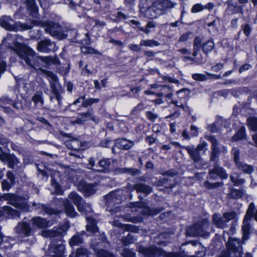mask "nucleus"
Here are the masks:
<instances>
[{"instance_id": "nucleus-1", "label": "nucleus", "mask_w": 257, "mask_h": 257, "mask_svg": "<svg viewBox=\"0 0 257 257\" xmlns=\"http://www.w3.org/2000/svg\"><path fill=\"white\" fill-rule=\"evenodd\" d=\"M246 217L244 218L242 231L243 233L242 240L235 238L229 237L226 242V249L218 257H242V245L244 242L248 239L250 230V220ZM245 257H252L249 252H246Z\"/></svg>"}, {"instance_id": "nucleus-2", "label": "nucleus", "mask_w": 257, "mask_h": 257, "mask_svg": "<svg viewBox=\"0 0 257 257\" xmlns=\"http://www.w3.org/2000/svg\"><path fill=\"white\" fill-rule=\"evenodd\" d=\"M9 48L20 58L23 59L28 65L32 68H34L35 66H38L39 59L47 63L51 60L49 57L36 56L35 52L23 43L15 42L13 46H10Z\"/></svg>"}, {"instance_id": "nucleus-3", "label": "nucleus", "mask_w": 257, "mask_h": 257, "mask_svg": "<svg viewBox=\"0 0 257 257\" xmlns=\"http://www.w3.org/2000/svg\"><path fill=\"white\" fill-rule=\"evenodd\" d=\"M41 24V22L38 21H33L30 23L17 22L8 16H4L0 18V26L9 31L27 30L32 29L33 26L40 25Z\"/></svg>"}, {"instance_id": "nucleus-4", "label": "nucleus", "mask_w": 257, "mask_h": 257, "mask_svg": "<svg viewBox=\"0 0 257 257\" xmlns=\"http://www.w3.org/2000/svg\"><path fill=\"white\" fill-rule=\"evenodd\" d=\"M175 4L170 0H156L145 10V16L149 19H155L164 14L168 9L173 8Z\"/></svg>"}, {"instance_id": "nucleus-5", "label": "nucleus", "mask_w": 257, "mask_h": 257, "mask_svg": "<svg viewBox=\"0 0 257 257\" xmlns=\"http://www.w3.org/2000/svg\"><path fill=\"white\" fill-rule=\"evenodd\" d=\"M139 251L147 257H183L180 253L177 252L168 253L155 246L150 247H140Z\"/></svg>"}, {"instance_id": "nucleus-6", "label": "nucleus", "mask_w": 257, "mask_h": 257, "mask_svg": "<svg viewBox=\"0 0 257 257\" xmlns=\"http://www.w3.org/2000/svg\"><path fill=\"white\" fill-rule=\"evenodd\" d=\"M42 71L43 73L46 75V76L49 77L51 79L50 84L52 95L50 96V101L53 102L54 99H56L57 100L58 104L55 105V107L56 108H59L60 106H61L62 96H61L56 86L58 82L57 78L56 75H55L53 72L51 71H47L45 70H43Z\"/></svg>"}, {"instance_id": "nucleus-7", "label": "nucleus", "mask_w": 257, "mask_h": 257, "mask_svg": "<svg viewBox=\"0 0 257 257\" xmlns=\"http://www.w3.org/2000/svg\"><path fill=\"white\" fill-rule=\"evenodd\" d=\"M236 213L235 211L224 212L222 216L215 213L212 216L213 224L217 228L223 229L227 226V222L235 218Z\"/></svg>"}, {"instance_id": "nucleus-8", "label": "nucleus", "mask_w": 257, "mask_h": 257, "mask_svg": "<svg viewBox=\"0 0 257 257\" xmlns=\"http://www.w3.org/2000/svg\"><path fill=\"white\" fill-rule=\"evenodd\" d=\"M3 200L8 201V203L23 211L28 209V206L23 198L12 193H5L0 196V201Z\"/></svg>"}, {"instance_id": "nucleus-9", "label": "nucleus", "mask_w": 257, "mask_h": 257, "mask_svg": "<svg viewBox=\"0 0 257 257\" xmlns=\"http://www.w3.org/2000/svg\"><path fill=\"white\" fill-rule=\"evenodd\" d=\"M209 221L205 218L198 223L194 224L191 227L189 228L186 233L190 236H203L206 235L209 228Z\"/></svg>"}, {"instance_id": "nucleus-10", "label": "nucleus", "mask_w": 257, "mask_h": 257, "mask_svg": "<svg viewBox=\"0 0 257 257\" xmlns=\"http://www.w3.org/2000/svg\"><path fill=\"white\" fill-rule=\"evenodd\" d=\"M206 139L211 144V154L210 161L215 162L216 159L219 156L221 153H224L226 152V149L224 146H220L216 138L212 136H206Z\"/></svg>"}, {"instance_id": "nucleus-11", "label": "nucleus", "mask_w": 257, "mask_h": 257, "mask_svg": "<svg viewBox=\"0 0 257 257\" xmlns=\"http://www.w3.org/2000/svg\"><path fill=\"white\" fill-rule=\"evenodd\" d=\"M44 26L46 27V32L54 37L59 39H63L67 36L62 32L61 27L57 23L46 22Z\"/></svg>"}, {"instance_id": "nucleus-12", "label": "nucleus", "mask_w": 257, "mask_h": 257, "mask_svg": "<svg viewBox=\"0 0 257 257\" xmlns=\"http://www.w3.org/2000/svg\"><path fill=\"white\" fill-rule=\"evenodd\" d=\"M37 49L40 52L48 53L55 52L57 48L53 42L49 39H44L38 43Z\"/></svg>"}, {"instance_id": "nucleus-13", "label": "nucleus", "mask_w": 257, "mask_h": 257, "mask_svg": "<svg viewBox=\"0 0 257 257\" xmlns=\"http://www.w3.org/2000/svg\"><path fill=\"white\" fill-rule=\"evenodd\" d=\"M128 207L131 208L135 207L143 208V214L145 215H154L159 213L162 210L156 208L151 209L148 207L147 204L144 202H131Z\"/></svg>"}, {"instance_id": "nucleus-14", "label": "nucleus", "mask_w": 257, "mask_h": 257, "mask_svg": "<svg viewBox=\"0 0 257 257\" xmlns=\"http://www.w3.org/2000/svg\"><path fill=\"white\" fill-rule=\"evenodd\" d=\"M89 120H91L95 122H98V120L96 119L93 115V110L92 108H89L86 112L79 113L76 120L72 121V123L81 124Z\"/></svg>"}, {"instance_id": "nucleus-15", "label": "nucleus", "mask_w": 257, "mask_h": 257, "mask_svg": "<svg viewBox=\"0 0 257 257\" xmlns=\"http://www.w3.org/2000/svg\"><path fill=\"white\" fill-rule=\"evenodd\" d=\"M97 186V183L91 184L81 182L78 186V189L85 197H89L96 192Z\"/></svg>"}, {"instance_id": "nucleus-16", "label": "nucleus", "mask_w": 257, "mask_h": 257, "mask_svg": "<svg viewBox=\"0 0 257 257\" xmlns=\"http://www.w3.org/2000/svg\"><path fill=\"white\" fill-rule=\"evenodd\" d=\"M225 4L227 8L225 13L228 15H232L235 14H243V6H238L236 3H234L232 0H228Z\"/></svg>"}, {"instance_id": "nucleus-17", "label": "nucleus", "mask_w": 257, "mask_h": 257, "mask_svg": "<svg viewBox=\"0 0 257 257\" xmlns=\"http://www.w3.org/2000/svg\"><path fill=\"white\" fill-rule=\"evenodd\" d=\"M65 246L63 244L56 245L54 243H51L48 250V253L52 257H64V251Z\"/></svg>"}, {"instance_id": "nucleus-18", "label": "nucleus", "mask_w": 257, "mask_h": 257, "mask_svg": "<svg viewBox=\"0 0 257 257\" xmlns=\"http://www.w3.org/2000/svg\"><path fill=\"white\" fill-rule=\"evenodd\" d=\"M32 229L30 225L26 222H19L15 227V231L20 236L24 237L30 235Z\"/></svg>"}, {"instance_id": "nucleus-19", "label": "nucleus", "mask_w": 257, "mask_h": 257, "mask_svg": "<svg viewBox=\"0 0 257 257\" xmlns=\"http://www.w3.org/2000/svg\"><path fill=\"white\" fill-rule=\"evenodd\" d=\"M183 148L187 151L190 158L194 163L201 162L202 158L199 152L195 149L194 146H188L183 147Z\"/></svg>"}, {"instance_id": "nucleus-20", "label": "nucleus", "mask_w": 257, "mask_h": 257, "mask_svg": "<svg viewBox=\"0 0 257 257\" xmlns=\"http://www.w3.org/2000/svg\"><path fill=\"white\" fill-rule=\"evenodd\" d=\"M134 145V142L122 138L116 140L114 146L118 149L127 150L132 148Z\"/></svg>"}, {"instance_id": "nucleus-21", "label": "nucleus", "mask_w": 257, "mask_h": 257, "mask_svg": "<svg viewBox=\"0 0 257 257\" xmlns=\"http://www.w3.org/2000/svg\"><path fill=\"white\" fill-rule=\"evenodd\" d=\"M1 161L6 163L10 168H13L15 165L20 163L19 159L14 154L8 153L5 154Z\"/></svg>"}, {"instance_id": "nucleus-22", "label": "nucleus", "mask_w": 257, "mask_h": 257, "mask_svg": "<svg viewBox=\"0 0 257 257\" xmlns=\"http://www.w3.org/2000/svg\"><path fill=\"white\" fill-rule=\"evenodd\" d=\"M69 198L77 206L78 211L82 210L83 203L82 198L76 193L72 192L68 196Z\"/></svg>"}, {"instance_id": "nucleus-23", "label": "nucleus", "mask_w": 257, "mask_h": 257, "mask_svg": "<svg viewBox=\"0 0 257 257\" xmlns=\"http://www.w3.org/2000/svg\"><path fill=\"white\" fill-rule=\"evenodd\" d=\"M132 189L136 190L138 193H142L146 195L150 194L152 191V188L150 186L143 183L134 185L132 186Z\"/></svg>"}, {"instance_id": "nucleus-24", "label": "nucleus", "mask_w": 257, "mask_h": 257, "mask_svg": "<svg viewBox=\"0 0 257 257\" xmlns=\"http://www.w3.org/2000/svg\"><path fill=\"white\" fill-rule=\"evenodd\" d=\"M88 224L86 225V230L91 233H94L98 231V228L96 225V221L91 217L86 216Z\"/></svg>"}, {"instance_id": "nucleus-25", "label": "nucleus", "mask_w": 257, "mask_h": 257, "mask_svg": "<svg viewBox=\"0 0 257 257\" xmlns=\"http://www.w3.org/2000/svg\"><path fill=\"white\" fill-rule=\"evenodd\" d=\"M1 210H3V216L7 214L8 215L9 217L11 218H16L19 217L20 214L19 212L14 209H12L9 206H5L1 208Z\"/></svg>"}, {"instance_id": "nucleus-26", "label": "nucleus", "mask_w": 257, "mask_h": 257, "mask_svg": "<svg viewBox=\"0 0 257 257\" xmlns=\"http://www.w3.org/2000/svg\"><path fill=\"white\" fill-rule=\"evenodd\" d=\"M33 225L39 228H46L50 226V222L40 217H36L32 219Z\"/></svg>"}, {"instance_id": "nucleus-27", "label": "nucleus", "mask_w": 257, "mask_h": 257, "mask_svg": "<svg viewBox=\"0 0 257 257\" xmlns=\"http://www.w3.org/2000/svg\"><path fill=\"white\" fill-rule=\"evenodd\" d=\"M110 165V162L109 159H102L100 160L98 163V166L96 167H99V169L94 170V171L105 172L106 170H108Z\"/></svg>"}, {"instance_id": "nucleus-28", "label": "nucleus", "mask_w": 257, "mask_h": 257, "mask_svg": "<svg viewBox=\"0 0 257 257\" xmlns=\"http://www.w3.org/2000/svg\"><path fill=\"white\" fill-rule=\"evenodd\" d=\"M26 4L30 14L34 17H37L38 7L36 5L35 0H27Z\"/></svg>"}, {"instance_id": "nucleus-29", "label": "nucleus", "mask_w": 257, "mask_h": 257, "mask_svg": "<svg viewBox=\"0 0 257 257\" xmlns=\"http://www.w3.org/2000/svg\"><path fill=\"white\" fill-rule=\"evenodd\" d=\"M235 166L238 170L246 174H251L254 170L252 166L245 164L242 161L237 163Z\"/></svg>"}, {"instance_id": "nucleus-30", "label": "nucleus", "mask_w": 257, "mask_h": 257, "mask_svg": "<svg viewBox=\"0 0 257 257\" xmlns=\"http://www.w3.org/2000/svg\"><path fill=\"white\" fill-rule=\"evenodd\" d=\"M65 211L67 215L71 217H75L77 212H75L74 207L71 203L67 200L64 202Z\"/></svg>"}, {"instance_id": "nucleus-31", "label": "nucleus", "mask_w": 257, "mask_h": 257, "mask_svg": "<svg viewBox=\"0 0 257 257\" xmlns=\"http://www.w3.org/2000/svg\"><path fill=\"white\" fill-rule=\"evenodd\" d=\"M106 203L108 205L111 204H116L119 202V200L116 197V193L115 192H111L105 197Z\"/></svg>"}, {"instance_id": "nucleus-32", "label": "nucleus", "mask_w": 257, "mask_h": 257, "mask_svg": "<svg viewBox=\"0 0 257 257\" xmlns=\"http://www.w3.org/2000/svg\"><path fill=\"white\" fill-rule=\"evenodd\" d=\"M117 173L119 174H130L132 176H136L140 175V171L137 169L134 168H117L115 170Z\"/></svg>"}, {"instance_id": "nucleus-33", "label": "nucleus", "mask_w": 257, "mask_h": 257, "mask_svg": "<svg viewBox=\"0 0 257 257\" xmlns=\"http://www.w3.org/2000/svg\"><path fill=\"white\" fill-rule=\"evenodd\" d=\"M230 180L234 186H240L245 182V180L240 178V175L237 173H232L230 175Z\"/></svg>"}, {"instance_id": "nucleus-34", "label": "nucleus", "mask_w": 257, "mask_h": 257, "mask_svg": "<svg viewBox=\"0 0 257 257\" xmlns=\"http://www.w3.org/2000/svg\"><path fill=\"white\" fill-rule=\"evenodd\" d=\"M202 39L199 36L195 38L193 42V52L192 55L196 57L201 47Z\"/></svg>"}, {"instance_id": "nucleus-35", "label": "nucleus", "mask_w": 257, "mask_h": 257, "mask_svg": "<svg viewBox=\"0 0 257 257\" xmlns=\"http://www.w3.org/2000/svg\"><path fill=\"white\" fill-rule=\"evenodd\" d=\"M66 146L70 149L79 150L81 148V143L77 139H73L66 142Z\"/></svg>"}, {"instance_id": "nucleus-36", "label": "nucleus", "mask_w": 257, "mask_h": 257, "mask_svg": "<svg viewBox=\"0 0 257 257\" xmlns=\"http://www.w3.org/2000/svg\"><path fill=\"white\" fill-rule=\"evenodd\" d=\"M213 171L216 172V175L219 176L222 179H225L228 178V174L226 173L225 170L221 167L215 166L213 168Z\"/></svg>"}, {"instance_id": "nucleus-37", "label": "nucleus", "mask_w": 257, "mask_h": 257, "mask_svg": "<svg viewBox=\"0 0 257 257\" xmlns=\"http://www.w3.org/2000/svg\"><path fill=\"white\" fill-rule=\"evenodd\" d=\"M247 124L249 128L253 132L257 131V117H249L247 119Z\"/></svg>"}, {"instance_id": "nucleus-38", "label": "nucleus", "mask_w": 257, "mask_h": 257, "mask_svg": "<svg viewBox=\"0 0 257 257\" xmlns=\"http://www.w3.org/2000/svg\"><path fill=\"white\" fill-rule=\"evenodd\" d=\"M245 137V130L244 126H241L240 128L236 132V133L232 137V140L233 141H238L239 140L243 139Z\"/></svg>"}, {"instance_id": "nucleus-39", "label": "nucleus", "mask_w": 257, "mask_h": 257, "mask_svg": "<svg viewBox=\"0 0 257 257\" xmlns=\"http://www.w3.org/2000/svg\"><path fill=\"white\" fill-rule=\"evenodd\" d=\"M214 47V43L212 40H209L203 44L202 50L206 54L212 51Z\"/></svg>"}, {"instance_id": "nucleus-40", "label": "nucleus", "mask_w": 257, "mask_h": 257, "mask_svg": "<svg viewBox=\"0 0 257 257\" xmlns=\"http://www.w3.org/2000/svg\"><path fill=\"white\" fill-rule=\"evenodd\" d=\"M82 242L83 238L81 235L77 233L71 238L69 241V244L71 246H72L74 245H78L79 244Z\"/></svg>"}, {"instance_id": "nucleus-41", "label": "nucleus", "mask_w": 257, "mask_h": 257, "mask_svg": "<svg viewBox=\"0 0 257 257\" xmlns=\"http://www.w3.org/2000/svg\"><path fill=\"white\" fill-rule=\"evenodd\" d=\"M243 194L244 190L243 189L237 190L231 189L228 195L229 197L231 198L237 199L241 197Z\"/></svg>"}, {"instance_id": "nucleus-42", "label": "nucleus", "mask_w": 257, "mask_h": 257, "mask_svg": "<svg viewBox=\"0 0 257 257\" xmlns=\"http://www.w3.org/2000/svg\"><path fill=\"white\" fill-rule=\"evenodd\" d=\"M32 100L34 102L35 104H37L38 103H40L41 105H43L44 100L43 97L42 92L37 91L33 95Z\"/></svg>"}, {"instance_id": "nucleus-43", "label": "nucleus", "mask_w": 257, "mask_h": 257, "mask_svg": "<svg viewBox=\"0 0 257 257\" xmlns=\"http://www.w3.org/2000/svg\"><path fill=\"white\" fill-rule=\"evenodd\" d=\"M160 45V43L154 40H142L140 42V46L146 47L158 46Z\"/></svg>"}, {"instance_id": "nucleus-44", "label": "nucleus", "mask_w": 257, "mask_h": 257, "mask_svg": "<svg viewBox=\"0 0 257 257\" xmlns=\"http://www.w3.org/2000/svg\"><path fill=\"white\" fill-rule=\"evenodd\" d=\"M156 27V24L155 23H154L153 21H150L147 23L146 28L142 27H138V29L139 30L144 32L146 34H148L150 32V29L152 28H155Z\"/></svg>"}, {"instance_id": "nucleus-45", "label": "nucleus", "mask_w": 257, "mask_h": 257, "mask_svg": "<svg viewBox=\"0 0 257 257\" xmlns=\"http://www.w3.org/2000/svg\"><path fill=\"white\" fill-rule=\"evenodd\" d=\"M82 213H84L85 215V218L86 216L89 217V215L92 213V210L91 209L90 204L88 203H83L82 210L79 211Z\"/></svg>"}, {"instance_id": "nucleus-46", "label": "nucleus", "mask_w": 257, "mask_h": 257, "mask_svg": "<svg viewBox=\"0 0 257 257\" xmlns=\"http://www.w3.org/2000/svg\"><path fill=\"white\" fill-rule=\"evenodd\" d=\"M81 52L86 54H95L97 55H101V53L97 51L95 49L90 47H81Z\"/></svg>"}, {"instance_id": "nucleus-47", "label": "nucleus", "mask_w": 257, "mask_h": 257, "mask_svg": "<svg viewBox=\"0 0 257 257\" xmlns=\"http://www.w3.org/2000/svg\"><path fill=\"white\" fill-rule=\"evenodd\" d=\"M95 251L97 257H114L113 254L104 249H95Z\"/></svg>"}, {"instance_id": "nucleus-48", "label": "nucleus", "mask_w": 257, "mask_h": 257, "mask_svg": "<svg viewBox=\"0 0 257 257\" xmlns=\"http://www.w3.org/2000/svg\"><path fill=\"white\" fill-rule=\"evenodd\" d=\"M99 101L98 98H90L87 99H85L82 103L81 106L83 107H87L88 106H90L93 103H97Z\"/></svg>"}, {"instance_id": "nucleus-49", "label": "nucleus", "mask_w": 257, "mask_h": 257, "mask_svg": "<svg viewBox=\"0 0 257 257\" xmlns=\"http://www.w3.org/2000/svg\"><path fill=\"white\" fill-rule=\"evenodd\" d=\"M254 210V205L253 203H250L246 211L244 217L251 219L253 216V212Z\"/></svg>"}, {"instance_id": "nucleus-50", "label": "nucleus", "mask_w": 257, "mask_h": 257, "mask_svg": "<svg viewBox=\"0 0 257 257\" xmlns=\"http://www.w3.org/2000/svg\"><path fill=\"white\" fill-rule=\"evenodd\" d=\"M231 153L233 156V161L235 162V165L237 164V163L241 161L239 159L240 151L239 149L236 148H233L231 151Z\"/></svg>"}, {"instance_id": "nucleus-51", "label": "nucleus", "mask_w": 257, "mask_h": 257, "mask_svg": "<svg viewBox=\"0 0 257 257\" xmlns=\"http://www.w3.org/2000/svg\"><path fill=\"white\" fill-rule=\"evenodd\" d=\"M42 207L43 210L46 214H47L49 215H53V214H57L59 213L58 211L50 208L48 206H47L45 205H43L42 206Z\"/></svg>"}, {"instance_id": "nucleus-52", "label": "nucleus", "mask_w": 257, "mask_h": 257, "mask_svg": "<svg viewBox=\"0 0 257 257\" xmlns=\"http://www.w3.org/2000/svg\"><path fill=\"white\" fill-rule=\"evenodd\" d=\"M75 255V257H80L82 255L87 254V250L84 248H79L77 249L76 253H71L69 257H73V255Z\"/></svg>"}, {"instance_id": "nucleus-53", "label": "nucleus", "mask_w": 257, "mask_h": 257, "mask_svg": "<svg viewBox=\"0 0 257 257\" xmlns=\"http://www.w3.org/2000/svg\"><path fill=\"white\" fill-rule=\"evenodd\" d=\"M204 10L203 5L200 4H196L194 5L192 9L191 12L193 13H196L200 12H201Z\"/></svg>"}, {"instance_id": "nucleus-54", "label": "nucleus", "mask_w": 257, "mask_h": 257, "mask_svg": "<svg viewBox=\"0 0 257 257\" xmlns=\"http://www.w3.org/2000/svg\"><path fill=\"white\" fill-rule=\"evenodd\" d=\"M193 79L197 81H205L207 78L205 75L202 74L195 73L193 74L192 76Z\"/></svg>"}, {"instance_id": "nucleus-55", "label": "nucleus", "mask_w": 257, "mask_h": 257, "mask_svg": "<svg viewBox=\"0 0 257 257\" xmlns=\"http://www.w3.org/2000/svg\"><path fill=\"white\" fill-rule=\"evenodd\" d=\"M221 183L219 182H215L214 183H210L209 181H206L204 182V185L208 189L216 188L220 186Z\"/></svg>"}, {"instance_id": "nucleus-56", "label": "nucleus", "mask_w": 257, "mask_h": 257, "mask_svg": "<svg viewBox=\"0 0 257 257\" xmlns=\"http://www.w3.org/2000/svg\"><path fill=\"white\" fill-rule=\"evenodd\" d=\"M52 186L55 189V193L58 194H62V191L61 188V186L58 184L57 182H55L54 180H52Z\"/></svg>"}, {"instance_id": "nucleus-57", "label": "nucleus", "mask_w": 257, "mask_h": 257, "mask_svg": "<svg viewBox=\"0 0 257 257\" xmlns=\"http://www.w3.org/2000/svg\"><path fill=\"white\" fill-rule=\"evenodd\" d=\"M147 117L151 121H154L158 117V115L154 113L151 111H148L146 112Z\"/></svg>"}, {"instance_id": "nucleus-58", "label": "nucleus", "mask_w": 257, "mask_h": 257, "mask_svg": "<svg viewBox=\"0 0 257 257\" xmlns=\"http://www.w3.org/2000/svg\"><path fill=\"white\" fill-rule=\"evenodd\" d=\"M121 255L123 257H135V252L127 248L123 250Z\"/></svg>"}, {"instance_id": "nucleus-59", "label": "nucleus", "mask_w": 257, "mask_h": 257, "mask_svg": "<svg viewBox=\"0 0 257 257\" xmlns=\"http://www.w3.org/2000/svg\"><path fill=\"white\" fill-rule=\"evenodd\" d=\"M190 90L186 88L182 89L177 91V93L182 97H185L189 95Z\"/></svg>"}, {"instance_id": "nucleus-60", "label": "nucleus", "mask_w": 257, "mask_h": 257, "mask_svg": "<svg viewBox=\"0 0 257 257\" xmlns=\"http://www.w3.org/2000/svg\"><path fill=\"white\" fill-rule=\"evenodd\" d=\"M13 185L9 183L6 180H4L2 182V187L3 190H9Z\"/></svg>"}, {"instance_id": "nucleus-61", "label": "nucleus", "mask_w": 257, "mask_h": 257, "mask_svg": "<svg viewBox=\"0 0 257 257\" xmlns=\"http://www.w3.org/2000/svg\"><path fill=\"white\" fill-rule=\"evenodd\" d=\"M208 144L205 142H203L202 143L198 144L195 149L199 152L202 150L206 151L207 150V146Z\"/></svg>"}, {"instance_id": "nucleus-62", "label": "nucleus", "mask_w": 257, "mask_h": 257, "mask_svg": "<svg viewBox=\"0 0 257 257\" xmlns=\"http://www.w3.org/2000/svg\"><path fill=\"white\" fill-rule=\"evenodd\" d=\"M135 240V239L133 237L132 235L128 234L124 239L123 242L125 244H128L133 243Z\"/></svg>"}, {"instance_id": "nucleus-63", "label": "nucleus", "mask_w": 257, "mask_h": 257, "mask_svg": "<svg viewBox=\"0 0 257 257\" xmlns=\"http://www.w3.org/2000/svg\"><path fill=\"white\" fill-rule=\"evenodd\" d=\"M191 34V33H186L183 34L179 39V42H186L189 39V36Z\"/></svg>"}, {"instance_id": "nucleus-64", "label": "nucleus", "mask_w": 257, "mask_h": 257, "mask_svg": "<svg viewBox=\"0 0 257 257\" xmlns=\"http://www.w3.org/2000/svg\"><path fill=\"white\" fill-rule=\"evenodd\" d=\"M190 131L192 137H196L198 134V128L194 125H191Z\"/></svg>"}]
</instances>
